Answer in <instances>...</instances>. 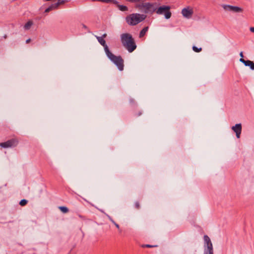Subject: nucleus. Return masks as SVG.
I'll return each mask as SVG.
<instances>
[{
  "instance_id": "nucleus-1",
  "label": "nucleus",
  "mask_w": 254,
  "mask_h": 254,
  "mask_svg": "<svg viewBox=\"0 0 254 254\" xmlns=\"http://www.w3.org/2000/svg\"><path fill=\"white\" fill-rule=\"evenodd\" d=\"M95 37L98 42L104 47L105 53L108 59L117 66L119 70H123L124 65L122 58L120 56H115L110 51L105 40L103 37L97 36H95Z\"/></svg>"
},
{
  "instance_id": "nucleus-2",
  "label": "nucleus",
  "mask_w": 254,
  "mask_h": 254,
  "mask_svg": "<svg viewBox=\"0 0 254 254\" xmlns=\"http://www.w3.org/2000/svg\"><path fill=\"white\" fill-rule=\"evenodd\" d=\"M127 1L135 3V8L145 13H153L156 9V3L145 2V0H126Z\"/></svg>"
},
{
  "instance_id": "nucleus-3",
  "label": "nucleus",
  "mask_w": 254,
  "mask_h": 254,
  "mask_svg": "<svg viewBox=\"0 0 254 254\" xmlns=\"http://www.w3.org/2000/svg\"><path fill=\"white\" fill-rule=\"evenodd\" d=\"M121 41L122 45L128 52L131 53L136 48L133 38L129 33H123L121 35Z\"/></svg>"
},
{
  "instance_id": "nucleus-4",
  "label": "nucleus",
  "mask_w": 254,
  "mask_h": 254,
  "mask_svg": "<svg viewBox=\"0 0 254 254\" xmlns=\"http://www.w3.org/2000/svg\"><path fill=\"white\" fill-rule=\"evenodd\" d=\"M146 17V15L144 14L137 13H132L127 16L126 18V20L128 25L133 26L143 21Z\"/></svg>"
},
{
  "instance_id": "nucleus-5",
  "label": "nucleus",
  "mask_w": 254,
  "mask_h": 254,
  "mask_svg": "<svg viewBox=\"0 0 254 254\" xmlns=\"http://www.w3.org/2000/svg\"><path fill=\"white\" fill-rule=\"evenodd\" d=\"M170 7L167 5H163L158 8H156V11L158 14H164L166 19H169L171 16V12L170 11Z\"/></svg>"
},
{
  "instance_id": "nucleus-6",
  "label": "nucleus",
  "mask_w": 254,
  "mask_h": 254,
  "mask_svg": "<svg viewBox=\"0 0 254 254\" xmlns=\"http://www.w3.org/2000/svg\"><path fill=\"white\" fill-rule=\"evenodd\" d=\"M18 143V139L16 138H12L6 142L0 143V146L4 148H9L17 146Z\"/></svg>"
},
{
  "instance_id": "nucleus-7",
  "label": "nucleus",
  "mask_w": 254,
  "mask_h": 254,
  "mask_svg": "<svg viewBox=\"0 0 254 254\" xmlns=\"http://www.w3.org/2000/svg\"><path fill=\"white\" fill-rule=\"evenodd\" d=\"M182 15L187 19H190L193 14V9L190 6H187L182 9Z\"/></svg>"
},
{
  "instance_id": "nucleus-8",
  "label": "nucleus",
  "mask_w": 254,
  "mask_h": 254,
  "mask_svg": "<svg viewBox=\"0 0 254 254\" xmlns=\"http://www.w3.org/2000/svg\"><path fill=\"white\" fill-rule=\"evenodd\" d=\"M222 7L226 11H232L235 13H240L243 11V9L242 8L237 6H233L229 4H223Z\"/></svg>"
},
{
  "instance_id": "nucleus-9",
  "label": "nucleus",
  "mask_w": 254,
  "mask_h": 254,
  "mask_svg": "<svg viewBox=\"0 0 254 254\" xmlns=\"http://www.w3.org/2000/svg\"><path fill=\"white\" fill-rule=\"evenodd\" d=\"M65 0H58L57 2L52 4L49 7L46 8L45 12H49L53 9H56L60 4L65 3Z\"/></svg>"
},
{
  "instance_id": "nucleus-10",
  "label": "nucleus",
  "mask_w": 254,
  "mask_h": 254,
  "mask_svg": "<svg viewBox=\"0 0 254 254\" xmlns=\"http://www.w3.org/2000/svg\"><path fill=\"white\" fill-rule=\"evenodd\" d=\"M232 129L236 133L237 138H239L242 131L241 124H236L232 127Z\"/></svg>"
},
{
  "instance_id": "nucleus-11",
  "label": "nucleus",
  "mask_w": 254,
  "mask_h": 254,
  "mask_svg": "<svg viewBox=\"0 0 254 254\" xmlns=\"http://www.w3.org/2000/svg\"><path fill=\"white\" fill-rule=\"evenodd\" d=\"M204 249L213 248L212 243L210 239L207 235H204Z\"/></svg>"
},
{
  "instance_id": "nucleus-12",
  "label": "nucleus",
  "mask_w": 254,
  "mask_h": 254,
  "mask_svg": "<svg viewBox=\"0 0 254 254\" xmlns=\"http://www.w3.org/2000/svg\"><path fill=\"white\" fill-rule=\"evenodd\" d=\"M240 62L243 63L245 66H249L252 70H254V63L250 60L245 61L243 58L240 59Z\"/></svg>"
},
{
  "instance_id": "nucleus-13",
  "label": "nucleus",
  "mask_w": 254,
  "mask_h": 254,
  "mask_svg": "<svg viewBox=\"0 0 254 254\" xmlns=\"http://www.w3.org/2000/svg\"><path fill=\"white\" fill-rule=\"evenodd\" d=\"M148 30V27H145L143 28L140 32L139 36V37L140 38L143 37L145 35V34L147 32Z\"/></svg>"
},
{
  "instance_id": "nucleus-14",
  "label": "nucleus",
  "mask_w": 254,
  "mask_h": 254,
  "mask_svg": "<svg viewBox=\"0 0 254 254\" xmlns=\"http://www.w3.org/2000/svg\"><path fill=\"white\" fill-rule=\"evenodd\" d=\"M32 25L33 22L31 21H29L24 25V28L26 30H29Z\"/></svg>"
},
{
  "instance_id": "nucleus-15",
  "label": "nucleus",
  "mask_w": 254,
  "mask_h": 254,
  "mask_svg": "<svg viewBox=\"0 0 254 254\" xmlns=\"http://www.w3.org/2000/svg\"><path fill=\"white\" fill-rule=\"evenodd\" d=\"M204 254H213V249H204Z\"/></svg>"
},
{
  "instance_id": "nucleus-16",
  "label": "nucleus",
  "mask_w": 254,
  "mask_h": 254,
  "mask_svg": "<svg viewBox=\"0 0 254 254\" xmlns=\"http://www.w3.org/2000/svg\"><path fill=\"white\" fill-rule=\"evenodd\" d=\"M59 209L64 213H66L68 212V209L65 206H59Z\"/></svg>"
},
{
  "instance_id": "nucleus-17",
  "label": "nucleus",
  "mask_w": 254,
  "mask_h": 254,
  "mask_svg": "<svg viewBox=\"0 0 254 254\" xmlns=\"http://www.w3.org/2000/svg\"><path fill=\"white\" fill-rule=\"evenodd\" d=\"M118 7L119 9L122 11H127L128 10L127 7L124 5H118Z\"/></svg>"
},
{
  "instance_id": "nucleus-18",
  "label": "nucleus",
  "mask_w": 254,
  "mask_h": 254,
  "mask_svg": "<svg viewBox=\"0 0 254 254\" xmlns=\"http://www.w3.org/2000/svg\"><path fill=\"white\" fill-rule=\"evenodd\" d=\"M192 50L193 51H194L196 53H199L202 51V48H198L196 47V46H193L192 47Z\"/></svg>"
},
{
  "instance_id": "nucleus-19",
  "label": "nucleus",
  "mask_w": 254,
  "mask_h": 254,
  "mask_svg": "<svg viewBox=\"0 0 254 254\" xmlns=\"http://www.w3.org/2000/svg\"><path fill=\"white\" fill-rule=\"evenodd\" d=\"M27 203V200H26V199H22L20 202H19V204L21 206H24L26 204V203Z\"/></svg>"
},
{
  "instance_id": "nucleus-20",
  "label": "nucleus",
  "mask_w": 254,
  "mask_h": 254,
  "mask_svg": "<svg viewBox=\"0 0 254 254\" xmlns=\"http://www.w3.org/2000/svg\"><path fill=\"white\" fill-rule=\"evenodd\" d=\"M97 1H102V2H106V3H109L110 2L114 1V0H97Z\"/></svg>"
},
{
  "instance_id": "nucleus-21",
  "label": "nucleus",
  "mask_w": 254,
  "mask_h": 254,
  "mask_svg": "<svg viewBox=\"0 0 254 254\" xmlns=\"http://www.w3.org/2000/svg\"><path fill=\"white\" fill-rule=\"evenodd\" d=\"M135 205L136 208H139V203L138 202H136L135 203Z\"/></svg>"
},
{
  "instance_id": "nucleus-22",
  "label": "nucleus",
  "mask_w": 254,
  "mask_h": 254,
  "mask_svg": "<svg viewBox=\"0 0 254 254\" xmlns=\"http://www.w3.org/2000/svg\"><path fill=\"white\" fill-rule=\"evenodd\" d=\"M108 218L114 224H115L116 222L112 219V218L110 216H108Z\"/></svg>"
},
{
  "instance_id": "nucleus-23",
  "label": "nucleus",
  "mask_w": 254,
  "mask_h": 254,
  "mask_svg": "<svg viewBox=\"0 0 254 254\" xmlns=\"http://www.w3.org/2000/svg\"><path fill=\"white\" fill-rule=\"evenodd\" d=\"M145 247H148V248H152V247H156V246H152V245H145Z\"/></svg>"
},
{
  "instance_id": "nucleus-24",
  "label": "nucleus",
  "mask_w": 254,
  "mask_h": 254,
  "mask_svg": "<svg viewBox=\"0 0 254 254\" xmlns=\"http://www.w3.org/2000/svg\"><path fill=\"white\" fill-rule=\"evenodd\" d=\"M250 30L251 32L254 33V27H250Z\"/></svg>"
},
{
  "instance_id": "nucleus-25",
  "label": "nucleus",
  "mask_w": 254,
  "mask_h": 254,
  "mask_svg": "<svg viewBox=\"0 0 254 254\" xmlns=\"http://www.w3.org/2000/svg\"><path fill=\"white\" fill-rule=\"evenodd\" d=\"M107 36V34L106 33H104V34L102 35V36H101L100 37H103V39H104L105 38H106Z\"/></svg>"
},
{
  "instance_id": "nucleus-26",
  "label": "nucleus",
  "mask_w": 254,
  "mask_h": 254,
  "mask_svg": "<svg viewBox=\"0 0 254 254\" xmlns=\"http://www.w3.org/2000/svg\"><path fill=\"white\" fill-rule=\"evenodd\" d=\"M240 57H241V58H243V57H244L243 56V53L242 52H241L240 53Z\"/></svg>"
},
{
  "instance_id": "nucleus-27",
  "label": "nucleus",
  "mask_w": 254,
  "mask_h": 254,
  "mask_svg": "<svg viewBox=\"0 0 254 254\" xmlns=\"http://www.w3.org/2000/svg\"><path fill=\"white\" fill-rule=\"evenodd\" d=\"M30 41H31V39L29 38L27 40H26V43H29L30 42Z\"/></svg>"
},
{
  "instance_id": "nucleus-28",
  "label": "nucleus",
  "mask_w": 254,
  "mask_h": 254,
  "mask_svg": "<svg viewBox=\"0 0 254 254\" xmlns=\"http://www.w3.org/2000/svg\"><path fill=\"white\" fill-rule=\"evenodd\" d=\"M114 225L116 226V227L117 228H119V225L117 224L116 223H115V224H114Z\"/></svg>"
},
{
  "instance_id": "nucleus-29",
  "label": "nucleus",
  "mask_w": 254,
  "mask_h": 254,
  "mask_svg": "<svg viewBox=\"0 0 254 254\" xmlns=\"http://www.w3.org/2000/svg\"><path fill=\"white\" fill-rule=\"evenodd\" d=\"M93 1H96L97 0H92Z\"/></svg>"
}]
</instances>
